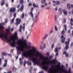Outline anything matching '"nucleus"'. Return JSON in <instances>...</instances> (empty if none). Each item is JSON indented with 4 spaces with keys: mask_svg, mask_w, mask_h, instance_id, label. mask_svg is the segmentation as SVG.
I'll use <instances>...</instances> for the list:
<instances>
[{
    "mask_svg": "<svg viewBox=\"0 0 73 73\" xmlns=\"http://www.w3.org/2000/svg\"><path fill=\"white\" fill-rule=\"evenodd\" d=\"M17 33L16 32H15L14 35L12 36L9 38H8L7 34H4L3 31L1 32L0 31V37L1 38H3L6 40L7 42H9V44H11V45L12 47L15 46V45L17 44L19 45L17 46V53L18 54H20L21 52H23L24 51V48L25 49H30L31 46L27 45V43L26 40H24V36H22V39L18 40L17 42H15L16 39L18 38L17 36Z\"/></svg>",
    "mask_w": 73,
    "mask_h": 73,
    "instance_id": "1",
    "label": "nucleus"
},
{
    "mask_svg": "<svg viewBox=\"0 0 73 73\" xmlns=\"http://www.w3.org/2000/svg\"><path fill=\"white\" fill-rule=\"evenodd\" d=\"M55 66V68H58V69H59L61 70L62 72H64L65 73H67V71L66 70L63 69L64 68V66H63V65H62L61 66L62 68H60V62H58V64L56 65Z\"/></svg>",
    "mask_w": 73,
    "mask_h": 73,
    "instance_id": "2",
    "label": "nucleus"
},
{
    "mask_svg": "<svg viewBox=\"0 0 73 73\" xmlns=\"http://www.w3.org/2000/svg\"><path fill=\"white\" fill-rule=\"evenodd\" d=\"M65 44L66 45V46L64 50H68L69 48V42L68 43L67 42H65Z\"/></svg>",
    "mask_w": 73,
    "mask_h": 73,
    "instance_id": "3",
    "label": "nucleus"
},
{
    "mask_svg": "<svg viewBox=\"0 0 73 73\" xmlns=\"http://www.w3.org/2000/svg\"><path fill=\"white\" fill-rule=\"evenodd\" d=\"M16 22L17 23H15V25H18L21 23V20H19V19H16Z\"/></svg>",
    "mask_w": 73,
    "mask_h": 73,
    "instance_id": "4",
    "label": "nucleus"
},
{
    "mask_svg": "<svg viewBox=\"0 0 73 73\" xmlns=\"http://www.w3.org/2000/svg\"><path fill=\"white\" fill-rule=\"evenodd\" d=\"M61 38H62L61 41L62 43H64L65 42V38L64 37V36L62 35L61 36Z\"/></svg>",
    "mask_w": 73,
    "mask_h": 73,
    "instance_id": "5",
    "label": "nucleus"
},
{
    "mask_svg": "<svg viewBox=\"0 0 73 73\" xmlns=\"http://www.w3.org/2000/svg\"><path fill=\"white\" fill-rule=\"evenodd\" d=\"M4 25H5V23H1L0 24V28H2V29H4Z\"/></svg>",
    "mask_w": 73,
    "mask_h": 73,
    "instance_id": "6",
    "label": "nucleus"
},
{
    "mask_svg": "<svg viewBox=\"0 0 73 73\" xmlns=\"http://www.w3.org/2000/svg\"><path fill=\"white\" fill-rule=\"evenodd\" d=\"M8 60L7 59H6L5 60V63L3 65V67H6L7 66V62Z\"/></svg>",
    "mask_w": 73,
    "mask_h": 73,
    "instance_id": "7",
    "label": "nucleus"
},
{
    "mask_svg": "<svg viewBox=\"0 0 73 73\" xmlns=\"http://www.w3.org/2000/svg\"><path fill=\"white\" fill-rule=\"evenodd\" d=\"M15 10L16 8H14L11 9L10 10V11L11 12H14L15 11Z\"/></svg>",
    "mask_w": 73,
    "mask_h": 73,
    "instance_id": "8",
    "label": "nucleus"
},
{
    "mask_svg": "<svg viewBox=\"0 0 73 73\" xmlns=\"http://www.w3.org/2000/svg\"><path fill=\"white\" fill-rule=\"evenodd\" d=\"M46 47V45H45V44H43V47H42V46H41L40 47V49H42V50H44V49Z\"/></svg>",
    "mask_w": 73,
    "mask_h": 73,
    "instance_id": "9",
    "label": "nucleus"
},
{
    "mask_svg": "<svg viewBox=\"0 0 73 73\" xmlns=\"http://www.w3.org/2000/svg\"><path fill=\"white\" fill-rule=\"evenodd\" d=\"M63 12L64 15H65V16H66L67 14V11H65V10H63Z\"/></svg>",
    "mask_w": 73,
    "mask_h": 73,
    "instance_id": "10",
    "label": "nucleus"
},
{
    "mask_svg": "<svg viewBox=\"0 0 73 73\" xmlns=\"http://www.w3.org/2000/svg\"><path fill=\"white\" fill-rule=\"evenodd\" d=\"M48 35L46 34L44 37L42 38V40H45V38H46L48 37Z\"/></svg>",
    "mask_w": 73,
    "mask_h": 73,
    "instance_id": "11",
    "label": "nucleus"
},
{
    "mask_svg": "<svg viewBox=\"0 0 73 73\" xmlns=\"http://www.w3.org/2000/svg\"><path fill=\"white\" fill-rule=\"evenodd\" d=\"M67 7L68 10H70V4L69 3H68L67 4Z\"/></svg>",
    "mask_w": 73,
    "mask_h": 73,
    "instance_id": "12",
    "label": "nucleus"
},
{
    "mask_svg": "<svg viewBox=\"0 0 73 73\" xmlns=\"http://www.w3.org/2000/svg\"><path fill=\"white\" fill-rule=\"evenodd\" d=\"M19 27L20 28L19 31L20 32H21L22 31V25H20Z\"/></svg>",
    "mask_w": 73,
    "mask_h": 73,
    "instance_id": "13",
    "label": "nucleus"
},
{
    "mask_svg": "<svg viewBox=\"0 0 73 73\" xmlns=\"http://www.w3.org/2000/svg\"><path fill=\"white\" fill-rule=\"evenodd\" d=\"M24 8V6L23 5H22L21 7L19 9V10H20L21 11H23V9Z\"/></svg>",
    "mask_w": 73,
    "mask_h": 73,
    "instance_id": "14",
    "label": "nucleus"
},
{
    "mask_svg": "<svg viewBox=\"0 0 73 73\" xmlns=\"http://www.w3.org/2000/svg\"><path fill=\"white\" fill-rule=\"evenodd\" d=\"M8 28V29H6V31H7L9 33L10 32V29L11 28H10V27H9Z\"/></svg>",
    "mask_w": 73,
    "mask_h": 73,
    "instance_id": "15",
    "label": "nucleus"
},
{
    "mask_svg": "<svg viewBox=\"0 0 73 73\" xmlns=\"http://www.w3.org/2000/svg\"><path fill=\"white\" fill-rule=\"evenodd\" d=\"M31 15V17H32L33 18V13L32 11H31L30 13H29Z\"/></svg>",
    "mask_w": 73,
    "mask_h": 73,
    "instance_id": "16",
    "label": "nucleus"
},
{
    "mask_svg": "<svg viewBox=\"0 0 73 73\" xmlns=\"http://www.w3.org/2000/svg\"><path fill=\"white\" fill-rule=\"evenodd\" d=\"M45 2H46L45 0H42L41 1V3L42 4H44V3H45Z\"/></svg>",
    "mask_w": 73,
    "mask_h": 73,
    "instance_id": "17",
    "label": "nucleus"
},
{
    "mask_svg": "<svg viewBox=\"0 0 73 73\" xmlns=\"http://www.w3.org/2000/svg\"><path fill=\"white\" fill-rule=\"evenodd\" d=\"M55 52H56L57 53L59 52V51H58V48L57 47H56L55 48Z\"/></svg>",
    "mask_w": 73,
    "mask_h": 73,
    "instance_id": "18",
    "label": "nucleus"
},
{
    "mask_svg": "<svg viewBox=\"0 0 73 73\" xmlns=\"http://www.w3.org/2000/svg\"><path fill=\"white\" fill-rule=\"evenodd\" d=\"M60 4V2L58 1H56V5H59Z\"/></svg>",
    "mask_w": 73,
    "mask_h": 73,
    "instance_id": "19",
    "label": "nucleus"
},
{
    "mask_svg": "<svg viewBox=\"0 0 73 73\" xmlns=\"http://www.w3.org/2000/svg\"><path fill=\"white\" fill-rule=\"evenodd\" d=\"M70 21H71V25H73V19H72V18L71 19Z\"/></svg>",
    "mask_w": 73,
    "mask_h": 73,
    "instance_id": "20",
    "label": "nucleus"
},
{
    "mask_svg": "<svg viewBox=\"0 0 73 73\" xmlns=\"http://www.w3.org/2000/svg\"><path fill=\"white\" fill-rule=\"evenodd\" d=\"M2 54L3 56H7V53H5L4 52H3L2 53Z\"/></svg>",
    "mask_w": 73,
    "mask_h": 73,
    "instance_id": "21",
    "label": "nucleus"
},
{
    "mask_svg": "<svg viewBox=\"0 0 73 73\" xmlns=\"http://www.w3.org/2000/svg\"><path fill=\"white\" fill-rule=\"evenodd\" d=\"M20 4H23L24 3V1L23 0H21L20 1Z\"/></svg>",
    "mask_w": 73,
    "mask_h": 73,
    "instance_id": "22",
    "label": "nucleus"
},
{
    "mask_svg": "<svg viewBox=\"0 0 73 73\" xmlns=\"http://www.w3.org/2000/svg\"><path fill=\"white\" fill-rule=\"evenodd\" d=\"M2 1H3V3H1V5H3L4 4V3H5V2L4 1V0H2Z\"/></svg>",
    "mask_w": 73,
    "mask_h": 73,
    "instance_id": "23",
    "label": "nucleus"
},
{
    "mask_svg": "<svg viewBox=\"0 0 73 73\" xmlns=\"http://www.w3.org/2000/svg\"><path fill=\"white\" fill-rule=\"evenodd\" d=\"M54 29L56 31H57L58 30V29H57V26H55Z\"/></svg>",
    "mask_w": 73,
    "mask_h": 73,
    "instance_id": "24",
    "label": "nucleus"
},
{
    "mask_svg": "<svg viewBox=\"0 0 73 73\" xmlns=\"http://www.w3.org/2000/svg\"><path fill=\"white\" fill-rule=\"evenodd\" d=\"M23 31H24V30H25V24L24 23L23 24Z\"/></svg>",
    "mask_w": 73,
    "mask_h": 73,
    "instance_id": "25",
    "label": "nucleus"
},
{
    "mask_svg": "<svg viewBox=\"0 0 73 73\" xmlns=\"http://www.w3.org/2000/svg\"><path fill=\"white\" fill-rule=\"evenodd\" d=\"M14 20H15V18H13L11 21V23H13L14 22Z\"/></svg>",
    "mask_w": 73,
    "mask_h": 73,
    "instance_id": "26",
    "label": "nucleus"
},
{
    "mask_svg": "<svg viewBox=\"0 0 73 73\" xmlns=\"http://www.w3.org/2000/svg\"><path fill=\"white\" fill-rule=\"evenodd\" d=\"M24 14L23 13L22 15L21 18L24 19Z\"/></svg>",
    "mask_w": 73,
    "mask_h": 73,
    "instance_id": "27",
    "label": "nucleus"
},
{
    "mask_svg": "<svg viewBox=\"0 0 73 73\" xmlns=\"http://www.w3.org/2000/svg\"><path fill=\"white\" fill-rule=\"evenodd\" d=\"M68 72V73H70V72H71V69H70V68H69V70Z\"/></svg>",
    "mask_w": 73,
    "mask_h": 73,
    "instance_id": "28",
    "label": "nucleus"
},
{
    "mask_svg": "<svg viewBox=\"0 0 73 73\" xmlns=\"http://www.w3.org/2000/svg\"><path fill=\"white\" fill-rule=\"evenodd\" d=\"M13 71H14V70H15H15H17V68H15V67H13Z\"/></svg>",
    "mask_w": 73,
    "mask_h": 73,
    "instance_id": "29",
    "label": "nucleus"
},
{
    "mask_svg": "<svg viewBox=\"0 0 73 73\" xmlns=\"http://www.w3.org/2000/svg\"><path fill=\"white\" fill-rule=\"evenodd\" d=\"M61 33L62 34H63V35H64V33H65V31H64V30H63L61 32Z\"/></svg>",
    "mask_w": 73,
    "mask_h": 73,
    "instance_id": "30",
    "label": "nucleus"
},
{
    "mask_svg": "<svg viewBox=\"0 0 73 73\" xmlns=\"http://www.w3.org/2000/svg\"><path fill=\"white\" fill-rule=\"evenodd\" d=\"M57 16L55 15V21H57Z\"/></svg>",
    "mask_w": 73,
    "mask_h": 73,
    "instance_id": "31",
    "label": "nucleus"
},
{
    "mask_svg": "<svg viewBox=\"0 0 73 73\" xmlns=\"http://www.w3.org/2000/svg\"><path fill=\"white\" fill-rule=\"evenodd\" d=\"M33 7H36V5L35 3H34L33 4Z\"/></svg>",
    "mask_w": 73,
    "mask_h": 73,
    "instance_id": "32",
    "label": "nucleus"
},
{
    "mask_svg": "<svg viewBox=\"0 0 73 73\" xmlns=\"http://www.w3.org/2000/svg\"><path fill=\"white\" fill-rule=\"evenodd\" d=\"M66 20H65V18H64L63 22L64 23H66Z\"/></svg>",
    "mask_w": 73,
    "mask_h": 73,
    "instance_id": "33",
    "label": "nucleus"
},
{
    "mask_svg": "<svg viewBox=\"0 0 73 73\" xmlns=\"http://www.w3.org/2000/svg\"><path fill=\"white\" fill-rule=\"evenodd\" d=\"M68 56H69V54H68V53H66V57H68Z\"/></svg>",
    "mask_w": 73,
    "mask_h": 73,
    "instance_id": "34",
    "label": "nucleus"
},
{
    "mask_svg": "<svg viewBox=\"0 0 73 73\" xmlns=\"http://www.w3.org/2000/svg\"><path fill=\"white\" fill-rule=\"evenodd\" d=\"M14 18L15 19V17L16 16V13H14Z\"/></svg>",
    "mask_w": 73,
    "mask_h": 73,
    "instance_id": "35",
    "label": "nucleus"
},
{
    "mask_svg": "<svg viewBox=\"0 0 73 73\" xmlns=\"http://www.w3.org/2000/svg\"><path fill=\"white\" fill-rule=\"evenodd\" d=\"M69 41H70V39H68V42H68L69 44Z\"/></svg>",
    "mask_w": 73,
    "mask_h": 73,
    "instance_id": "36",
    "label": "nucleus"
},
{
    "mask_svg": "<svg viewBox=\"0 0 73 73\" xmlns=\"http://www.w3.org/2000/svg\"><path fill=\"white\" fill-rule=\"evenodd\" d=\"M64 27H65V31H67L66 26V25H64Z\"/></svg>",
    "mask_w": 73,
    "mask_h": 73,
    "instance_id": "37",
    "label": "nucleus"
},
{
    "mask_svg": "<svg viewBox=\"0 0 73 73\" xmlns=\"http://www.w3.org/2000/svg\"><path fill=\"white\" fill-rule=\"evenodd\" d=\"M54 44H53L51 46L52 49H53V48H54Z\"/></svg>",
    "mask_w": 73,
    "mask_h": 73,
    "instance_id": "38",
    "label": "nucleus"
},
{
    "mask_svg": "<svg viewBox=\"0 0 73 73\" xmlns=\"http://www.w3.org/2000/svg\"><path fill=\"white\" fill-rule=\"evenodd\" d=\"M20 5H17V8H20Z\"/></svg>",
    "mask_w": 73,
    "mask_h": 73,
    "instance_id": "39",
    "label": "nucleus"
},
{
    "mask_svg": "<svg viewBox=\"0 0 73 73\" xmlns=\"http://www.w3.org/2000/svg\"><path fill=\"white\" fill-rule=\"evenodd\" d=\"M40 7L41 8H44V7H45V5H41Z\"/></svg>",
    "mask_w": 73,
    "mask_h": 73,
    "instance_id": "40",
    "label": "nucleus"
},
{
    "mask_svg": "<svg viewBox=\"0 0 73 73\" xmlns=\"http://www.w3.org/2000/svg\"><path fill=\"white\" fill-rule=\"evenodd\" d=\"M38 15H36L35 16V18L36 19H38Z\"/></svg>",
    "mask_w": 73,
    "mask_h": 73,
    "instance_id": "41",
    "label": "nucleus"
},
{
    "mask_svg": "<svg viewBox=\"0 0 73 73\" xmlns=\"http://www.w3.org/2000/svg\"><path fill=\"white\" fill-rule=\"evenodd\" d=\"M1 59H0V65H1Z\"/></svg>",
    "mask_w": 73,
    "mask_h": 73,
    "instance_id": "42",
    "label": "nucleus"
},
{
    "mask_svg": "<svg viewBox=\"0 0 73 73\" xmlns=\"http://www.w3.org/2000/svg\"><path fill=\"white\" fill-rule=\"evenodd\" d=\"M23 64V61H20V64L21 65H22V64Z\"/></svg>",
    "mask_w": 73,
    "mask_h": 73,
    "instance_id": "43",
    "label": "nucleus"
},
{
    "mask_svg": "<svg viewBox=\"0 0 73 73\" xmlns=\"http://www.w3.org/2000/svg\"><path fill=\"white\" fill-rule=\"evenodd\" d=\"M26 61H25L24 62V66H25V64H26Z\"/></svg>",
    "mask_w": 73,
    "mask_h": 73,
    "instance_id": "44",
    "label": "nucleus"
},
{
    "mask_svg": "<svg viewBox=\"0 0 73 73\" xmlns=\"http://www.w3.org/2000/svg\"><path fill=\"white\" fill-rule=\"evenodd\" d=\"M58 55V52H57L55 55V56H57Z\"/></svg>",
    "mask_w": 73,
    "mask_h": 73,
    "instance_id": "45",
    "label": "nucleus"
},
{
    "mask_svg": "<svg viewBox=\"0 0 73 73\" xmlns=\"http://www.w3.org/2000/svg\"><path fill=\"white\" fill-rule=\"evenodd\" d=\"M28 65H32V63L31 62H30L29 63H28Z\"/></svg>",
    "mask_w": 73,
    "mask_h": 73,
    "instance_id": "46",
    "label": "nucleus"
},
{
    "mask_svg": "<svg viewBox=\"0 0 73 73\" xmlns=\"http://www.w3.org/2000/svg\"><path fill=\"white\" fill-rule=\"evenodd\" d=\"M53 57V56H49V58L50 59H52V58Z\"/></svg>",
    "mask_w": 73,
    "mask_h": 73,
    "instance_id": "47",
    "label": "nucleus"
},
{
    "mask_svg": "<svg viewBox=\"0 0 73 73\" xmlns=\"http://www.w3.org/2000/svg\"><path fill=\"white\" fill-rule=\"evenodd\" d=\"M46 54L47 56H49V52H47L46 53Z\"/></svg>",
    "mask_w": 73,
    "mask_h": 73,
    "instance_id": "48",
    "label": "nucleus"
},
{
    "mask_svg": "<svg viewBox=\"0 0 73 73\" xmlns=\"http://www.w3.org/2000/svg\"><path fill=\"white\" fill-rule=\"evenodd\" d=\"M14 29V28H13L11 29V31H13Z\"/></svg>",
    "mask_w": 73,
    "mask_h": 73,
    "instance_id": "49",
    "label": "nucleus"
},
{
    "mask_svg": "<svg viewBox=\"0 0 73 73\" xmlns=\"http://www.w3.org/2000/svg\"><path fill=\"white\" fill-rule=\"evenodd\" d=\"M8 56H9V57H11L12 56L11 54H8Z\"/></svg>",
    "mask_w": 73,
    "mask_h": 73,
    "instance_id": "50",
    "label": "nucleus"
},
{
    "mask_svg": "<svg viewBox=\"0 0 73 73\" xmlns=\"http://www.w3.org/2000/svg\"><path fill=\"white\" fill-rule=\"evenodd\" d=\"M59 10L60 11H61H61H62V9H61V8H60L59 9Z\"/></svg>",
    "mask_w": 73,
    "mask_h": 73,
    "instance_id": "51",
    "label": "nucleus"
},
{
    "mask_svg": "<svg viewBox=\"0 0 73 73\" xmlns=\"http://www.w3.org/2000/svg\"><path fill=\"white\" fill-rule=\"evenodd\" d=\"M33 10H34V9L33 8H32L31 9V11H33Z\"/></svg>",
    "mask_w": 73,
    "mask_h": 73,
    "instance_id": "52",
    "label": "nucleus"
},
{
    "mask_svg": "<svg viewBox=\"0 0 73 73\" xmlns=\"http://www.w3.org/2000/svg\"><path fill=\"white\" fill-rule=\"evenodd\" d=\"M29 6H32V4L31 3H29Z\"/></svg>",
    "mask_w": 73,
    "mask_h": 73,
    "instance_id": "53",
    "label": "nucleus"
},
{
    "mask_svg": "<svg viewBox=\"0 0 73 73\" xmlns=\"http://www.w3.org/2000/svg\"><path fill=\"white\" fill-rule=\"evenodd\" d=\"M55 10L56 11H57V7H56L55 8Z\"/></svg>",
    "mask_w": 73,
    "mask_h": 73,
    "instance_id": "54",
    "label": "nucleus"
},
{
    "mask_svg": "<svg viewBox=\"0 0 73 73\" xmlns=\"http://www.w3.org/2000/svg\"><path fill=\"white\" fill-rule=\"evenodd\" d=\"M63 54H66V51H64L63 52Z\"/></svg>",
    "mask_w": 73,
    "mask_h": 73,
    "instance_id": "55",
    "label": "nucleus"
},
{
    "mask_svg": "<svg viewBox=\"0 0 73 73\" xmlns=\"http://www.w3.org/2000/svg\"><path fill=\"white\" fill-rule=\"evenodd\" d=\"M71 7L72 8H73V5L72 4L71 5Z\"/></svg>",
    "mask_w": 73,
    "mask_h": 73,
    "instance_id": "56",
    "label": "nucleus"
},
{
    "mask_svg": "<svg viewBox=\"0 0 73 73\" xmlns=\"http://www.w3.org/2000/svg\"><path fill=\"white\" fill-rule=\"evenodd\" d=\"M6 7H8V4L7 3L6 4Z\"/></svg>",
    "mask_w": 73,
    "mask_h": 73,
    "instance_id": "57",
    "label": "nucleus"
},
{
    "mask_svg": "<svg viewBox=\"0 0 73 73\" xmlns=\"http://www.w3.org/2000/svg\"><path fill=\"white\" fill-rule=\"evenodd\" d=\"M70 32V30H69L68 31V33H69Z\"/></svg>",
    "mask_w": 73,
    "mask_h": 73,
    "instance_id": "58",
    "label": "nucleus"
},
{
    "mask_svg": "<svg viewBox=\"0 0 73 73\" xmlns=\"http://www.w3.org/2000/svg\"><path fill=\"white\" fill-rule=\"evenodd\" d=\"M29 44L30 45H31L32 44V43H31V42H29Z\"/></svg>",
    "mask_w": 73,
    "mask_h": 73,
    "instance_id": "59",
    "label": "nucleus"
},
{
    "mask_svg": "<svg viewBox=\"0 0 73 73\" xmlns=\"http://www.w3.org/2000/svg\"><path fill=\"white\" fill-rule=\"evenodd\" d=\"M19 57V56H16V59H17Z\"/></svg>",
    "mask_w": 73,
    "mask_h": 73,
    "instance_id": "60",
    "label": "nucleus"
},
{
    "mask_svg": "<svg viewBox=\"0 0 73 73\" xmlns=\"http://www.w3.org/2000/svg\"><path fill=\"white\" fill-rule=\"evenodd\" d=\"M45 5L46 6H47V5H48V4H47V3H46L45 4Z\"/></svg>",
    "mask_w": 73,
    "mask_h": 73,
    "instance_id": "61",
    "label": "nucleus"
},
{
    "mask_svg": "<svg viewBox=\"0 0 73 73\" xmlns=\"http://www.w3.org/2000/svg\"><path fill=\"white\" fill-rule=\"evenodd\" d=\"M53 30H52L50 31V33H52L53 32Z\"/></svg>",
    "mask_w": 73,
    "mask_h": 73,
    "instance_id": "62",
    "label": "nucleus"
},
{
    "mask_svg": "<svg viewBox=\"0 0 73 73\" xmlns=\"http://www.w3.org/2000/svg\"><path fill=\"white\" fill-rule=\"evenodd\" d=\"M46 9H50V8H49V7H47L46 8Z\"/></svg>",
    "mask_w": 73,
    "mask_h": 73,
    "instance_id": "63",
    "label": "nucleus"
},
{
    "mask_svg": "<svg viewBox=\"0 0 73 73\" xmlns=\"http://www.w3.org/2000/svg\"><path fill=\"white\" fill-rule=\"evenodd\" d=\"M8 73H12V72L11 71H9L8 72Z\"/></svg>",
    "mask_w": 73,
    "mask_h": 73,
    "instance_id": "64",
    "label": "nucleus"
}]
</instances>
